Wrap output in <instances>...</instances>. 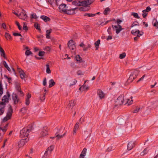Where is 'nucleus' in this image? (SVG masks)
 Returning <instances> with one entry per match:
<instances>
[{"label": "nucleus", "mask_w": 158, "mask_h": 158, "mask_svg": "<svg viewBox=\"0 0 158 158\" xmlns=\"http://www.w3.org/2000/svg\"><path fill=\"white\" fill-rule=\"evenodd\" d=\"M53 149L54 146L53 145H51L48 148L46 151L48 153L51 154Z\"/></svg>", "instance_id": "cd10ccee"}, {"label": "nucleus", "mask_w": 158, "mask_h": 158, "mask_svg": "<svg viewBox=\"0 0 158 158\" xmlns=\"http://www.w3.org/2000/svg\"><path fill=\"white\" fill-rule=\"evenodd\" d=\"M18 71L19 73L21 78L24 79L25 78L26 75L24 72L22 70L18 69Z\"/></svg>", "instance_id": "aec40b11"}, {"label": "nucleus", "mask_w": 158, "mask_h": 158, "mask_svg": "<svg viewBox=\"0 0 158 158\" xmlns=\"http://www.w3.org/2000/svg\"><path fill=\"white\" fill-rule=\"evenodd\" d=\"M86 151H87L86 148H84L82 150L81 154L80 155V158H84V157L86 155Z\"/></svg>", "instance_id": "b1692460"}, {"label": "nucleus", "mask_w": 158, "mask_h": 158, "mask_svg": "<svg viewBox=\"0 0 158 158\" xmlns=\"http://www.w3.org/2000/svg\"><path fill=\"white\" fill-rule=\"evenodd\" d=\"M48 129L46 127H44L40 131V137L41 138H44L46 137L48 135Z\"/></svg>", "instance_id": "39448f33"}, {"label": "nucleus", "mask_w": 158, "mask_h": 158, "mask_svg": "<svg viewBox=\"0 0 158 158\" xmlns=\"http://www.w3.org/2000/svg\"><path fill=\"white\" fill-rule=\"evenodd\" d=\"M126 56V54L125 52H123L122 53L120 54L119 58L121 59L124 58Z\"/></svg>", "instance_id": "c03bdc74"}, {"label": "nucleus", "mask_w": 158, "mask_h": 158, "mask_svg": "<svg viewBox=\"0 0 158 158\" xmlns=\"http://www.w3.org/2000/svg\"><path fill=\"white\" fill-rule=\"evenodd\" d=\"M13 35L15 36H22V35L18 33H14L13 34Z\"/></svg>", "instance_id": "338daca9"}, {"label": "nucleus", "mask_w": 158, "mask_h": 158, "mask_svg": "<svg viewBox=\"0 0 158 158\" xmlns=\"http://www.w3.org/2000/svg\"><path fill=\"white\" fill-rule=\"evenodd\" d=\"M31 19H36L37 18V16L36 14L35 13L32 14L31 15Z\"/></svg>", "instance_id": "603ef678"}, {"label": "nucleus", "mask_w": 158, "mask_h": 158, "mask_svg": "<svg viewBox=\"0 0 158 158\" xmlns=\"http://www.w3.org/2000/svg\"><path fill=\"white\" fill-rule=\"evenodd\" d=\"M52 29H50L49 30H47L46 32V37L47 39H49L50 38V33L52 32Z\"/></svg>", "instance_id": "c756f323"}, {"label": "nucleus", "mask_w": 158, "mask_h": 158, "mask_svg": "<svg viewBox=\"0 0 158 158\" xmlns=\"http://www.w3.org/2000/svg\"><path fill=\"white\" fill-rule=\"evenodd\" d=\"M79 123L78 122H77L74 126L73 131V135H76V132L79 129Z\"/></svg>", "instance_id": "dca6fc26"}, {"label": "nucleus", "mask_w": 158, "mask_h": 158, "mask_svg": "<svg viewBox=\"0 0 158 158\" xmlns=\"http://www.w3.org/2000/svg\"><path fill=\"white\" fill-rule=\"evenodd\" d=\"M110 11V9L108 7L106 8L105 9V10H104V11L103 12L104 14L105 15H106L107 14L108 12Z\"/></svg>", "instance_id": "6e6d98bb"}, {"label": "nucleus", "mask_w": 158, "mask_h": 158, "mask_svg": "<svg viewBox=\"0 0 158 158\" xmlns=\"http://www.w3.org/2000/svg\"><path fill=\"white\" fill-rule=\"evenodd\" d=\"M12 112V108L11 106H10L8 108L6 116L3 119V122L7 121L10 118Z\"/></svg>", "instance_id": "20e7f679"}, {"label": "nucleus", "mask_w": 158, "mask_h": 158, "mask_svg": "<svg viewBox=\"0 0 158 158\" xmlns=\"http://www.w3.org/2000/svg\"><path fill=\"white\" fill-rule=\"evenodd\" d=\"M148 150L147 148H145L143 151L141 153V156H143L144 155L146 154L148 152Z\"/></svg>", "instance_id": "58836bf2"}, {"label": "nucleus", "mask_w": 158, "mask_h": 158, "mask_svg": "<svg viewBox=\"0 0 158 158\" xmlns=\"http://www.w3.org/2000/svg\"><path fill=\"white\" fill-rule=\"evenodd\" d=\"M127 120V117L126 116H119L118 118V124L122 125L126 123Z\"/></svg>", "instance_id": "6e6552de"}, {"label": "nucleus", "mask_w": 158, "mask_h": 158, "mask_svg": "<svg viewBox=\"0 0 158 158\" xmlns=\"http://www.w3.org/2000/svg\"><path fill=\"white\" fill-rule=\"evenodd\" d=\"M100 40L99 39H98L95 43L94 44L95 45L96 50L98 49L99 45L100 44Z\"/></svg>", "instance_id": "c9c22d12"}, {"label": "nucleus", "mask_w": 158, "mask_h": 158, "mask_svg": "<svg viewBox=\"0 0 158 158\" xmlns=\"http://www.w3.org/2000/svg\"><path fill=\"white\" fill-rule=\"evenodd\" d=\"M139 23L138 22H134L131 25V27H134L136 26H138V25Z\"/></svg>", "instance_id": "bf43d9fd"}, {"label": "nucleus", "mask_w": 158, "mask_h": 158, "mask_svg": "<svg viewBox=\"0 0 158 158\" xmlns=\"http://www.w3.org/2000/svg\"><path fill=\"white\" fill-rule=\"evenodd\" d=\"M77 9V8H75L70 10H67L66 13L70 15H73L76 13L75 10Z\"/></svg>", "instance_id": "412c9836"}, {"label": "nucleus", "mask_w": 158, "mask_h": 158, "mask_svg": "<svg viewBox=\"0 0 158 158\" xmlns=\"http://www.w3.org/2000/svg\"><path fill=\"white\" fill-rule=\"evenodd\" d=\"M32 129L31 125L28 126L24 128L20 131V137L22 138H25L27 137L29 133L31 131Z\"/></svg>", "instance_id": "f257e3e1"}, {"label": "nucleus", "mask_w": 158, "mask_h": 158, "mask_svg": "<svg viewBox=\"0 0 158 158\" xmlns=\"http://www.w3.org/2000/svg\"><path fill=\"white\" fill-rule=\"evenodd\" d=\"M23 30L26 31L28 29L26 23L24 22L23 23Z\"/></svg>", "instance_id": "13d9d810"}, {"label": "nucleus", "mask_w": 158, "mask_h": 158, "mask_svg": "<svg viewBox=\"0 0 158 158\" xmlns=\"http://www.w3.org/2000/svg\"><path fill=\"white\" fill-rule=\"evenodd\" d=\"M74 105V101L73 100H71L69 101V103L68 105V106L69 108H72Z\"/></svg>", "instance_id": "7c9ffc66"}, {"label": "nucleus", "mask_w": 158, "mask_h": 158, "mask_svg": "<svg viewBox=\"0 0 158 158\" xmlns=\"http://www.w3.org/2000/svg\"><path fill=\"white\" fill-rule=\"evenodd\" d=\"M59 9L61 12L66 13L67 10V7L64 4H62L59 6Z\"/></svg>", "instance_id": "f8f14e48"}, {"label": "nucleus", "mask_w": 158, "mask_h": 158, "mask_svg": "<svg viewBox=\"0 0 158 158\" xmlns=\"http://www.w3.org/2000/svg\"><path fill=\"white\" fill-rule=\"evenodd\" d=\"M113 150V148L111 146L109 147L106 150V151L107 152H110Z\"/></svg>", "instance_id": "052dcab7"}, {"label": "nucleus", "mask_w": 158, "mask_h": 158, "mask_svg": "<svg viewBox=\"0 0 158 158\" xmlns=\"http://www.w3.org/2000/svg\"><path fill=\"white\" fill-rule=\"evenodd\" d=\"M133 101L132 100V97H131L130 98L127 99L126 104L127 105H130L133 103Z\"/></svg>", "instance_id": "2f4dec72"}, {"label": "nucleus", "mask_w": 158, "mask_h": 158, "mask_svg": "<svg viewBox=\"0 0 158 158\" xmlns=\"http://www.w3.org/2000/svg\"><path fill=\"white\" fill-rule=\"evenodd\" d=\"M113 30L116 33L118 34L123 29L122 27L119 24L112 25Z\"/></svg>", "instance_id": "0eeeda50"}, {"label": "nucleus", "mask_w": 158, "mask_h": 158, "mask_svg": "<svg viewBox=\"0 0 158 158\" xmlns=\"http://www.w3.org/2000/svg\"><path fill=\"white\" fill-rule=\"evenodd\" d=\"M0 106L1 108H0V115H1L4 112V107H3V106L2 105H0Z\"/></svg>", "instance_id": "79ce46f5"}, {"label": "nucleus", "mask_w": 158, "mask_h": 158, "mask_svg": "<svg viewBox=\"0 0 158 158\" xmlns=\"http://www.w3.org/2000/svg\"><path fill=\"white\" fill-rule=\"evenodd\" d=\"M135 141H131L129 142L127 145V149L129 150H131L135 146Z\"/></svg>", "instance_id": "2eb2a0df"}, {"label": "nucleus", "mask_w": 158, "mask_h": 158, "mask_svg": "<svg viewBox=\"0 0 158 158\" xmlns=\"http://www.w3.org/2000/svg\"><path fill=\"white\" fill-rule=\"evenodd\" d=\"M94 0H86L81 2L79 1H75L72 2V4L75 6H87L91 4Z\"/></svg>", "instance_id": "f03ea898"}, {"label": "nucleus", "mask_w": 158, "mask_h": 158, "mask_svg": "<svg viewBox=\"0 0 158 158\" xmlns=\"http://www.w3.org/2000/svg\"><path fill=\"white\" fill-rule=\"evenodd\" d=\"M76 59L77 61L81 62L82 61V59L79 55H77L76 56Z\"/></svg>", "instance_id": "ea45409f"}, {"label": "nucleus", "mask_w": 158, "mask_h": 158, "mask_svg": "<svg viewBox=\"0 0 158 158\" xmlns=\"http://www.w3.org/2000/svg\"><path fill=\"white\" fill-rule=\"evenodd\" d=\"M89 89V87L86 85L84 84L79 89L82 91H87Z\"/></svg>", "instance_id": "bb28decb"}, {"label": "nucleus", "mask_w": 158, "mask_h": 158, "mask_svg": "<svg viewBox=\"0 0 158 158\" xmlns=\"http://www.w3.org/2000/svg\"><path fill=\"white\" fill-rule=\"evenodd\" d=\"M26 110L27 108L25 107L23 108L21 110V111L23 113H25L26 112Z\"/></svg>", "instance_id": "680f3d73"}, {"label": "nucleus", "mask_w": 158, "mask_h": 158, "mask_svg": "<svg viewBox=\"0 0 158 158\" xmlns=\"http://www.w3.org/2000/svg\"><path fill=\"white\" fill-rule=\"evenodd\" d=\"M152 23L153 26L155 27L156 29H157L158 28V22L156 19H154L153 20Z\"/></svg>", "instance_id": "5701e85b"}, {"label": "nucleus", "mask_w": 158, "mask_h": 158, "mask_svg": "<svg viewBox=\"0 0 158 158\" xmlns=\"http://www.w3.org/2000/svg\"><path fill=\"white\" fill-rule=\"evenodd\" d=\"M28 138H26L20 140L18 143V147L19 148L23 146L28 141Z\"/></svg>", "instance_id": "ddd939ff"}, {"label": "nucleus", "mask_w": 158, "mask_h": 158, "mask_svg": "<svg viewBox=\"0 0 158 158\" xmlns=\"http://www.w3.org/2000/svg\"><path fill=\"white\" fill-rule=\"evenodd\" d=\"M5 36L7 40H11L12 39V38L10 35L8 33L6 32L5 33Z\"/></svg>", "instance_id": "72a5a7b5"}, {"label": "nucleus", "mask_w": 158, "mask_h": 158, "mask_svg": "<svg viewBox=\"0 0 158 158\" xmlns=\"http://www.w3.org/2000/svg\"><path fill=\"white\" fill-rule=\"evenodd\" d=\"M34 27L35 28L39 30H40V27L39 25V24L37 23H35L34 24Z\"/></svg>", "instance_id": "09e8293b"}, {"label": "nucleus", "mask_w": 158, "mask_h": 158, "mask_svg": "<svg viewBox=\"0 0 158 158\" xmlns=\"http://www.w3.org/2000/svg\"><path fill=\"white\" fill-rule=\"evenodd\" d=\"M68 46L71 50H74L76 48L75 43L73 40H70L68 42Z\"/></svg>", "instance_id": "9d476101"}, {"label": "nucleus", "mask_w": 158, "mask_h": 158, "mask_svg": "<svg viewBox=\"0 0 158 158\" xmlns=\"http://www.w3.org/2000/svg\"><path fill=\"white\" fill-rule=\"evenodd\" d=\"M65 135V133H64L63 135H60L59 134H57V133H56V138L57 140H58L60 139H61L63 138Z\"/></svg>", "instance_id": "f704fd0d"}, {"label": "nucleus", "mask_w": 158, "mask_h": 158, "mask_svg": "<svg viewBox=\"0 0 158 158\" xmlns=\"http://www.w3.org/2000/svg\"><path fill=\"white\" fill-rule=\"evenodd\" d=\"M124 101V96L123 95H121L119 96L115 101L116 105H122Z\"/></svg>", "instance_id": "9b49d317"}, {"label": "nucleus", "mask_w": 158, "mask_h": 158, "mask_svg": "<svg viewBox=\"0 0 158 158\" xmlns=\"http://www.w3.org/2000/svg\"><path fill=\"white\" fill-rule=\"evenodd\" d=\"M139 108L137 107L133 110V112L134 113H137L139 111Z\"/></svg>", "instance_id": "0e129e2a"}, {"label": "nucleus", "mask_w": 158, "mask_h": 158, "mask_svg": "<svg viewBox=\"0 0 158 158\" xmlns=\"http://www.w3.org/2000/svg\"><path fill=\"white\" fill-rule=\"evenodd\" d=\"M40 18L46 22L49 21L50 20V19L49 17L44 15L41 16Z\"/></svg>", "instance_id": "c85d7f7f"}, {"label": "nucleus", "mask_w": 158, "mask_h": 158, "mask_svg": "<svg viewBox=\"0 0 158 158\" xmlns=\"http://www.w3.org/2000/svg\"><path fill=\"white\" fill-rule=\"evenodd\" d=\"M84 15L85 16H88L89 17H93L95 15V14L90 13H85Z\"/></svg>", "instance_id": "a19ab883"}, {"label": "nucleus", "mask_w": 158, "mask_h": 158, "mask_svg": "<svg viewBox=\"0 0 158 158\" xmlns=\"http://www.w3.org/2000/svg\"><path fill=\"white\" fill-rule=\"evenodd\" d=\"M15 88L16 89L17 91L19 92L20 93V94L21 95L23 96V92L21 90L20 83L18 82L15 81Z\"/></svg>", "instance_id": "4468645a"}, {"label": "nucleus", "mask_w": 158, "mask_h": 158, "mask_svg": "<svg viewBox=\"0 0 158 158\" xmlns=\"http://www.w3.org/2000/svg\"><path fill=\"white\" fill-rule=\"evenodd\" d=\"M32 54V52L29 50H27L25 52V55L27 56H28L29 55Z\"/></svg>", "instance_id": "4d7b16f0"}, {"label": "nucleus", "mask_w": 158, "mask_h": 158, "mask_svg": "<svg viewBox=\"0 0 158 158\" xmlns=\"http://www.w3.org/2000/svg\"><path fill=\"white\" fill-rule=\"evenodd\" d=\"M47 84V80L46 78H44L43 81V85L44 86H45Z\"/></svg>", "instance_id": "69168bd1"}, {"label": "nucleus", "mask_w": 158, "mask_h": 158, "mask_svg": "<svg viewBox=\"0 0 158 158\" xmlns=\"http://www.w3.org/2000/svg\"><path fill=\"white\" fill-rule=\"evenodd\" d=\"M49 87H51L53 86L55 84V83L54 81L52 79H51L49 81Z\"/></svg>", "instance_id": "473e14b6"}, {"label": "nucleus", "mask_w": 158, "mask_h": 158, "mask_svg": "<svg viewBox=\"0 0 158 158\" xmlns=\"http://www.w3.org/2000/svg\"><path fill=\"white\" fill-rule=\"evenodd\" d=\"M45 54V52L44 51H40L38 55L40 56H43Z\"/></svg>", "instance_id": "5fc2aeb1"}, {"label": "nucleus", "mask_w": 158, "mask_h": 158, "mask_svg": "<svg viewBox=\"0 0 158 158\" xmlns=\"http://www.w3.org/2000/svg\"><path fill=\"white\" fill-rule=\"evenodd\" d=\"M7 126L8 124H7L5 127H4L3 128L0 127V131L2 130L3 132H5L6 130V128L7 127Z\"/></svg>", "instance_id": "8fccbe9b"}, {"label": "nucleus", "mask_w": 158, "mask_h": 158, "mask_svg": "<svg viewBox=\"0 0 158 158\" xmlns=\"http://www.w3.org/2000/svg\"><path fill=\"white\" fill-rule=\"evenodd\" d=\"M139 73V71L137 70H135L133 72L131 73L129 78L128 79V82H131L136 77Z\"/></svg>", "instance_id": "423d86ee"}, {"label": "nucleus", "mask_w": 158, "mask_h": 158, "mask_svg": "<svg viewBox=\"0 0 158 158\" xmlns=\"http://www.w3.org/2000/svg\"><path fill=\"white\" fill-rule=\"evenodd\" d=\"M31 95L29 94H28L26 98L25 104L27 105H28L30 103L29 99L31 98Z\"/></svg>", "instance_id": "4be33fe9"}, {"label": "nucleus", "mask_w": 158, "mask_h": 158, "mask_svg": "<svg viewBox=\"0 0 158 158\" xmlns=\"http://www.w3.org/2000/svg\"><path fill=\"white\" fill-rule=\"evenodd\" d=\"M46 73L48 74H50L51 73V70L50 69V66L49 64H46Z\"/></svg>", "instance_id": "e433bc0d"}, {"label": "nucleus", "mask_w": 158, "mask_h": 158, "mask_svg": "<svg viewBox=\"0 0 158 158\" xmlns=\"http://www.w3.org/2000/svg\"><path fill=\"white\" fill-rule=\"evenodd\" d=\"M51 154H49L47 152L45 151L44 155L43 156L42 158H48L50 156Z\"/></svg>", "instance_id": "4c0bfd02"}, {"label": "nucleus", "mask_w": 158, "mask_h": 158, "mask_svg": "<svg viewBox=\"0 0 158 158\" xmlns=\"http://www.w3.org/2000/svg\"><path fill=\"white\" fill-rule=\"evenodd\" d=\"M97 94L99 97L102 99L104 98L105 94L101 89H98L97 91Z\"/></svg>", "instance_id": "a211bd4d"}, {"label": "nucleus", "mask_w": 158, "mask_h": 158, "mask_svg": "<svg viewBox=\"0 0 158 158\" xmlns=\"http://www.w3.org/2000/svg\"><path fill=\"white\" fill-rule=\"evenodd\" d=\"M3 64L4 66L9 71H10V69L9 67L7 64H6V62L5 61H3Z\"/></svg>", "instance_id": "de8ad7c7"}, {"label": "nucleus", "mask_w": 158, "mask_h": 158, "mask_svg": "<svg viewBox=\"0 0 158 158\" xmlns=\"http://www.w3.org/2000/svg\"><path fill=\"white\" fill-rule=\"evenodd\" d=\"M45 94L46 93H44V95L40 97V100L41 101L43 102L44 101L45 99Z\"/></svg>", "instance_id": "3c124183"}, {"label": "nucleus", "mask_w": 158, "mask_h": 158, "mask_svg": "<svg viewBox=\"0 0 158 158\" xmlns=\"http://www.w3.org/2000/svg\"><path fill=\"white\" fill-rule=\"evenodd\" d=\"M143 34V32H141V33H140V34H139V35H138L136 37H135L134 38V40L135 41H137L141 35H142Z\"/></svg>", "instance_id": "a18cd8bd"}, {"label": "nucleus", "mask_w": 158, "mask_h": 158, "mask_svg": "<svg viewBox=\"0 0 158 158\" xmlns=\"http://www.w3.org/2000/svg\"><path fill=\"white\" fill-rule=\"evenodd\" d=\"M12 99L14 101V103L15 104L18 103L19 101V99L17 94L15 93H13L12 94Z\"/></svg>", "instance_id": "f3484780"}, {"label": "nucleus", "mask_w": 158, "mask_h": 158, "mask_svg": "<svg viewBox=\"0 0 158 158\" xmlns=\"http://www.w3.org/2000/svg\"><path fill=\"white\" fill-rule=\"evenodd\" d=\"M142 32H140L139 30H133L131 31V33L134 35H139Z\"/></svg>", "instance_id": "393cba45"}, {"label": "nucleus", "mask_w": 158, "mask_h": 158, "mask_svg": "<svg viewBox=\"0 0 158 158\" xmlns=\"http://www.w3.org/2000/svg\"><path fill=\"white\" fill-rule=\"evenodd\" d=\"M79 121L81 123L83 122L84 121V117H81L79 120Z\"/></svg>", "instance_id": "774afa93"}, {"label": "nucleus", "mask_w": 158, "mask_h": 158, "mask_svg": "<svg viewBox=\"0 0 158 158\" xmlns=\"http://www.w3.org/2000/svg\"><path fill=\"white\" fill-rule=\"evenodd\" d=\"M143 14L142 16L144 18H145L148 15V12L145 11V10H143L142 11Z\"/></svg>", "instance_id": "864d4df0"}, {"label": "nucleus", "mask_w": 158, "mask_h": 158, "mask_svg": "<svg viewBox=\"0 0 158 158\" xmlns=\"http://www.w3.org/2000/svg\"><path fill=\"white\" fill-rule=\"evenodd\" d=\"M19 19L27 21V16L26 11L23 9L22 11L19 13Z\"/></svg>", "instance_id": "1a4fd4ad"}, {"label": "nucleus", "mask_w": 158, "mask_h": 158, "mask_svg": "<svg viewBox=\"0 0 158 158\" xmlns=\"http://www.w3.org/2000/svg\"><path fill=\"white\" fill-rule=\"evenodd\" d=\"M0 55L1 56H2L4 59L6 58V56L4 50L0 46Z\"/></svg>", "instance_id": "a878e982"}, {"label": "nucleus", "mask_w": 158, "mask_h": 158, "mask_svg": "<svg viewBox=\"0 0 158 158\" xmlns=\"http://www.w3.org/2000/svg\"><path fill=\"white\" fill-rule=\"evenodd\" d=\"M10 94L8 92H7L2 98V101L0 102V105H2L3 107H5L6 104L9 102L10 99Z\"/></svg>", "instance_id": "7ed1b4c3"}, {"label": "nucleus", "mask_w": 158, "mask_h": 158, "mask_svg": "<svg viewBox=\"0 0 158 158\" xmlns=\"http://www.w3.org/2000/svg\"><path fill=\"white\" fill-rule=\"evenodd\" d=\"M131 15L135 18H136L137 19H139L140 18L138 15V14L136 13H131Z\"/></svg>", "instance_id": "49530a36"}, {"label": "nucleus", "mask_w": 158, "mask_h": 158, "mask_svg": "<svg viewBox=\"0 0 158 158\" xmlns=\"http://www.w3.org/2000/svg\"><path fill=\"white\" fill-rule=\"evenodd\" d=\"M3 93V88L1 82H0V96H1Z\"/></svg>", "instance_id": "37998d69"}, {"label": "nucleus", "mask_w": 158, "mask_h": 158, "mask_svg": "<svg viewBox=\"0 0 158 158\" xmlns=\"http://www.w3.org/2000/svg\"><path fill=\"white\" fill-rule=\"evenodd\" d=\"M111 27H109L107 30V31L108 32V33L110 35H111L112 34V33L111 31Z\"/></svg>", "instance_id": "e2e57ef3"}, {"label": "nucleus", "mask_w": 158, "mask_h": 158, "mask_svg": "<svg viewBox=\"0 0 158 158\" xmlns=\"http://www.w3.org/2000/svg\"><path fill=\"white\" fill-rule=\"evenodd\" d=\"M79 46L83 48V50L84 51H86L88 48H89L91 47V46L90 44H88L87 45H85L83 43H81L80 44Z\"/></svg>", "instance_id": "6ab92c4d"}]
</instances>
